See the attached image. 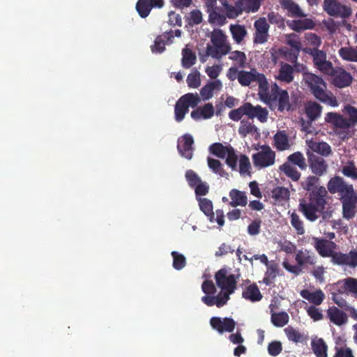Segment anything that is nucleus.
I'll use <instances>...</instances> for the list:
<instances>
[{"instance_id": "obj_3", "label": "nucleus", "mask_w": 357, "mask_h": 357, "mask_svg": "<svg viewBox=\"0 0 357 357\" xmlns=\"http://www.w3.org/2000/svg\"><path fill=\"white\" fill-rule=\"evenodd\" d=\"M259 96L271 109L278 107L280 112L291 109L287 91H259Z\"/></svg>"}, {"instance_id": "obj_1", "label": "nucleus", "mask_w": 357, "mask_h": 357, "mask_svg": "<svg viewBox=\"0 0 357 357\" xmlns=\"http://www.w3.org/2000/svg\"><path fill=\"white\" fill-rule=\"evenodd\" d=\"M328 191L324 186H320L316 192L307 194V199L300 200L298 205L301 211L305 218L314 222L319 218V213L324 212L327 204Z\"/></svg>"}, {"instance_id": "obj_22", "label": "nucleus", "mask_w": 357, "mask_h": 357, "mask_svg": "<svg viewBox=\"0 0 357 357\" xmlns=\"http://www.w3.org/2000/svg\"><path fill=\"white\" fill-rule=\"evenodd\" d=\"M273 145L278 151L290 149L291 144L286 130H279L274 135Z\"/></svg>"}, {"instance_id": "obj_20", "label": "nucleus", "mask_w": 357, "mask_h": 357, "mask_svg": "<svg viewBox=\"0 0 357 357\" xmlns=\"http://www.w3.org/2000/svg\"><path fill=\"white\" fill-rule=\"evenodd\" d=\"M303 82L310 89H324L326 87L321 77L309 72L303 73Z\"/></svg>"}, {"instance_id": "obj_32", "label": "nucleus", "mask_w": 357, "mask_h": 357, "mask_svg": "<svg viewBox=\"0 0 357 357\" xmlns=\"http://www.w3.org/2000/svg\"><path fill=\"white\" fill-rule=\"evenodd\" d=\"M229 197L231 199L229 205L233 207L238 206H245L248 203V199L245 192H242L236 189H232L229 192Z\"/></svg>"}, {"instance_id": "obj_39", "label": "nucleus", "mask_w": 357, "mask_h": 357, "mask_svg": "<svg viewBox=\"0 0 357 357\" xmlns=\"http://www.w3.org/2000/svg\"><path fill=\"white\" fill-rule=\"evenodd\" d=\"M322 107L315 102H310L305 105V114L310 121H315L320 116Z\"/></svg>"}, {"instance_id": "obj_59", "label": "nucleus", "mask_w": 357, "mask_h": 357, "mask_svg": "<svg viewBox=\"0 0 357 357\" xmlns=\"http://www.w3.org/2000/svg\"><path fill=\"white\" fill-rule=\"evenodd\" d=\"M185 178L191 188H195L202 180L197 174L192 169L187 170L185 172Z\"/></svg>"}, {"instance_id": "obj_50", "label": "nucleus", "mask_w": 357, "mask_h": 357, "mask_svg": "<svg viewBox=\"0 0 357 357\" xmlns=\"http://www.w3.org/2000/svg\"><path fill=\"white\" fill-rule=\"evenodd\" d=\"M272 197L277 202L285 201L289 199L290 192L284 187L278 186L272 190Z\"/></svg>"}, {"instance_id": "obj_46", "label": "nucleus", "mask_w": 357, "mask_h": 357, "mask_svg": "<svg viewBox=\"0 0 357 357\" xmlns=\"http://www.w3.org/2000/svg\"><path fill=\"white\" fill-rule=\"evenodd\" d=\"M278 273V265L275 263L271 264L269 266H267V270L265 273V275L263 279V282L267 286L271 285L275 279Z\"/></svg>"}, {"instance_id": "obj_54", "label": "nucleus", "mask_w": 357, "mask_h": 357, "mask_svg": "<svg viewBox=\"0 0 357 357\" xmlns=\"http://www.w3.org/2000/svg\"><path fill=\"white\" fill-rule=\"evenodd\" d=\"M261 0H243L240 4L243 11L255 13L259 10L261 6Z\"/></svg>"}, {"instance_id": "obj_9", "label": "nucleus", "mask_w": 357, "mask_h": 357, "mask_svg": "<svg viewBox=\"0 0 357 357\" xmlns=\"http://www.w3.org/2000/svg\"><path fill=\"white\" fill-rule=\"evenodd\" d=\"M256 82L259 84V89H268V82L264 74L259 73L255 68L250 71L241 70L238 82L243 86H248L252 82Z\"/></svg>"}, {"instance_id": "obj_55", "label": "nucleus", "mask_w": 357, "mask_h": 357, "mask_svg": "<svg viewBox=\"0 0 357 357\" xmlns=\"http://www.w3.org/2000/svg\"><path fill=\"white\" fill-rule=\"evenodd\" d=\"M251 164L249 158L245 154H241L239 156V173L241 175L250 174Z\"/></svg>"}, {"instance_id": "obj_13", "label": "nucleus", "mask_w": 357, "mask_h": 357, "mask_svg": "<svg viewBox=\"0 0 357 357\" xmlns=\"http://www.w3.org/2000/svg\"><path fill=\"white\" fill-rule=\"evenodd\" d=\"M255 33L253 42L255 44H264L269 38L270 26L265 17H260L254 23Z\"/></svg>"}, {"instance_id": "obj_18", "label": "nucleus", "mask_w": 357, "mask_h": 357, "mask_svg": "<svg viewBox=\"0 0 357 357\" xmlns=\"http://www.w3.org/2000/svg\"><path fill=\"white\" fill-rule=\"evenodd\" d=\"M243 109L249 119L257 118L258 120L264 123L267 121L268 111L265 108H262L261 106H253L250 102H245L243 104Z\"/></svg>"}, {"instance_id": "obj_11", "label": "nucleus", "mask_w": 357, "mask_h": 357, "mask_svg": "<svg viewBox=\"0 0 357 357\" xmlns=\"http://www.w3.org/2000/svg\"><path fill=\"white\" fill-rule=\"evenodd\" d=\"M199 205L200 210L208 218L211 222H216L219 226H223L225 224V215L221 209L215 211L216 218L213 212V203L206 198L199 199Z\"/></svg>"}, {"instance_id": "obj_52", "label": "nucleus", "mask_w": 357, "mask_h": 357, "mask_svg": "<svg viewBox=\"0 0 357 357\" xmlns=\"http://www.w3.org/2000/svg\"><path fill=\"white\" fill-rule=\"evenodd\" d=\"M171 255L173 258L172 266L174 269L180 271L186 265V259L185 256L177 251H172Z\"/></svg>"}, {"instance_id": "obj_38", "label": "nucleus", "mask_w": 357, "mask_h": 357, "mask_svg": "<svg viewBox=\"0 0 357 357\" xmlns=\"http://www.w3.org/2000/svg\"><path fill=\"white\" fill-rule=\"evenodd\" d=\"M338 54L344 61L357 62V47L347 46L341 47Z\"/></svg>"}, {"instance_id": "obj_27", "label": "nucleus", "mask_w": 357, "mask_h": 357, "mask_svg": "<svg viewBox=\"0 0 357 357\" xmlns=\"http://www.w3.org/2000/svg\"><path fill=\"white\" fill-rule=\"evenodd\" d=\"M242 297L247 301L255 303L260 301L263 296L257 285L255 283H252L243 290Z\"/></svg>"}, {"instance_id": "obj_24", "label": "nucleus", "mask_w": 357, "mask_h": 357, "mask_svg": "<svg viewBox=\"0 0 357 357\" xmlns=\"http://www.w3.org/2000/svg\"><path fill=\"white\" fill-rule=\"evenodd\" d=\"M300 295L303 298L307 300L314 305H321L325 298L324 293L320 289L314 291H310L308 289H303L301 291Z\"/></svg>"}, {"instance_id": "obj_16", "label": "nucleus", "mask_w": 357, "mask_h": 357, "mask_svg": "<svg viewBox=\"0 0 357 357\" xmlns=\"http://www.w3.org/2000/svg\"><path fill=\"white\" fill-rule=\"evenodd\" d=\"M210 324L211 327L219 333H223L225 332L231 333L234 331L236 326L235 321L231 317L220 318L213 317L210 319Z\"/></svg>"}, {"instance_id": "obj_34", "label": "nucleus", "mask_w": 357, "mask_h": 357, "mask_svg": "<svg viewBox=\"0 0 357 357\" xmlns=\"http://www.w3.org/2000/svg\"><path fill=\"white\" fill-rule=\"evenodd\" d=\"M288 26L294 31L300 32L305 29H312L314 26V23L310 19L305 18L303 20H292L288 23Z\"/></svg>"}, {"instance_id": "obj_35", "label": "nucleus", "mask_w": 357, "mask_h": 357, "mask_svg": "<svg viewBox=\"0 0 357 357\" xmlns=\"http://www.w3.org/2000/svg\"><path fill=\"white\" fill-rule=\"evenodd\" d=\"M309 147L312 151L316 152L324 157H327L332 153L331 146L324 142H317L312 141L309 144Z\"/></svg>"}, {"instance_id": "obj_49", "label": "nucleus", "mask_w": 357, "mask_h": 357, "mask_svg": "<svg viewBox=\"0 0 357 357\" xmlns=\"http://www.w3.org/2000/svg\"><path fill=\"white\" fill-rule=\"evenodd\" d=\"M290 222L291 226L296 230L297 234L303 235L305 234L303 222L300 218L299 215L294 211L291 213Z\"/></svg>"}, {"instance_id": "obj_2", "label": "nucleus", "mask_w": 357, "mask_h": 357, "mask_svg": "<svg viewBox=\"0 0 357 357\" xmlns=\"http://www.w3.org/2000/svg\"><path fill=\"white\" fill-rule=\"evenodd\" d=\"M211 44L206 49L207 56L220 60L231 50V45L227 41L225 33L219 29H214L209 36Z\"/></svg>"}, {"instance_id": "obj_19", "label": "nucleus", "mask_w": 357, "mask_h": 357, "mask_svg": "<svg viewBox=\"0 0 357 357\" xmlns=\"http://www.w3.org/2000/svg\"><path fill=\"white\" fill-rule=\"evenodd\" d=\"M193 144V137L190 134L183 135L181 141L177 145L179 153L186 159L190 160L192 158Z\"/></svg>"}, {"instance_id": "obj_64", "label": "nucleus", "mask_w": 357, "mask_h": 357, "mask_svg": "<svg viewBox=\"0 0 357 357\" xmlns=\"http://www.w3.org/2000/svg\"><path fill=\"white\" fill-rule=\"evenodd\" d=\"M332 300L335 304H337L340 308L347 310L351 307L341 294L337 293L332 294Z\"/></svg>"}, {"instance_id": "obj_60", "label": "nucleus", "mask_w": 357, "mask_h": 357, "mask_svg": "<svg viewBox=\"0 0 357 357\" xmlns=\"http://www.w3.org/2000/svg\"><path fill=\"white\" fill-rule=\"evenodd\" d=\"M200 74L197 71L190 73L187 77V83L190 88H198L200 85Z\"/></svg>"}, {"instance_id": "obj_15", "label": "nucleus", "mask_w": 357, "mask_h": 357, "mask_svg": "<svg viewBox=\"0 0 357 357\" xmlns=\"http://www.w3.org/2000/svg\"><path fill=\"white\" fill-rule=\"evenodd\" d=\"M342 203V215L347 220L353 218L356 213L357 194H349L340 198Z\"/></svg>"}, {"instance_id": "obj_7", "label": "nucleus", "mask_w": 357, "mask_h": 357, "mask_svg": "<svg viewBox=\"0 0 357 357\" xmlns=\"http://www.w3.org/2000/svg\"><path fill=\"white\" fill-rule=\"evenodd\" d=\"M238 275L234 274L227 275L226 268H221L215 274L217 286L223 291L233 294L237 287Z\"/></svg>"}, {"instance_id": "obj_42", "label": "nucleus", "mask_w": 357, "mask_h": 357, "mask_svg": "<svg viewBox=\"0 0 357 357\" xmlns=\"http://www.w3.org/2000/svg\"><path fill=\"white\" fill-rule=\"evenodd\" d=\"M229 59L234 63V66L244 68L247 64V56L243 52L235 50L229 52Z\"/></svg>"}, {"instance_id": "obj_61", "label": "nucleus", "mask_w": 357, "mask_h": 357, "mask_svg": "<svg viewBox=\"0 0 357 357\" xmlns=\"http://www.w3.org/2000/svg\"><path fill=\"white\" fill-rule=\"evenodd\" d=\"M344 290L357 295V279L354 278H347L344 280Z\"/></svg>"}, {"instance_id": "obj_43", "label": "nucleus", "mask_w": 357, "mask_h": 357, "mask_svg": "<svg viewBox=\"0 0 357 357\" xmlns=\"http://www.w3.org/2000/svg\"><path fill=\"white\" fill-rule=\"evenodd\" d=\"M232 146L229 145L224 146L222 143L215 142L209 146V151L216 157L223 159L225 158L227 153Z\"/></svg>"}, {"instance_id": "obj_62", "label": "nucleus", "mask_w": 357, "mask_h": 357, "mask_svg": "<svg viewBox=\"0 0 357 357\" xmlns=\"http://www.w3.org/2000/svg\"><path fill=\"white\" fill-rule=\"evenodd\" d=\"M282 351V343L280 341H273L268 345V352L271 356H278Z\"/></svg>"}, {"instance_id": "obj_45", "label": "nucleus", "mask_w": 357, "mask_h": 357, "mask_svg": "<svg viewBox=\"0 0 357 357\" xmlns=\"http://www.w3.org/2000/svg\"><path fill=\"white\" fill-rule=\"evenodd\" d=\"M280 170L294 181H298L301 176V173L296 169V168L289 162H284L282 165L280 167Z\"/></svg>"}, {"instance_id": "obj_40", "label": "nucleus", "mask_w": 357, "mask_h": 357, "mask_svg": "<svg viewBox=\"0 0 357 357\" xmlns=\"http://www.w3.org/2000/svg\"><path fill=\"white\" fill-rule=\"evenodd\" d=\"M208 168L215 174L220 177H227L228 173L224 169L223 165L219 160L210 157L207 158Z\"/></svg>"}, {"instance_id": "obj_12", "label": "nucleus", "mask_w": 357, "mask_h": 357, "mask_svg": "<svg viewBox=\"0 0 357 357\" xmlns=\"http://www.w3.org/2000/svg\"><path fill=\"white\" fill-rule=\"evenodd\" d=\"M323 7L331 16L347 18L351 15V9L337 0H324Z\"/></svg>"}, {"instance_id": "obj_6", "label": "nucleus", "mask_w": 357, "mask_h": 357, "mask_svg": "<svg viewBox=\"0 0 357 357\" xmlns=\"http://www.w3.org/2000/svg\"><path fill=\"white\" fill-rule=\"evenodd\" d=\"M275 157V152L268 145H262L259 151L252 155V159L255 167L263 169L273 165Z\"/></svg>"}, {"instance_id": "obj_51", "label": "nucleus", "mask_w": 357, "mask_h": 357, "mask_svg": "<svg viewBox=\"0 0 357 357\" xmlns=\"http://www.w3.org/2000/svg\"><path fill=\"white\" fill-rule=\"evenodd\" d=\"M287 160L289 162L293 163L295 165H297L302 170L305 169L307 167L305 159L303 153L299 151L289 155L287 158Z\"/></svg>"}, {"instance_id": "obj_57", "label": "nucleus", "mask_w": 357, "mask_h": 357, "mask_svg": "<svg viewBox=\"0 0 357 357\" xmlns=\"http://www.w3.org/2000/svg\"><path fill=\"white\" fill-rule=\"evenodd\" d=\"M224 7L225 9V14L228 18L234 19L238 17L239 15L242 13L243 11L242 10V6L238 3V8L233 6L231 5H229L227 3L224 4Z\"/></svg>"}, {"instance_id": "obj_4", "label": "nucleus", "mask_w": 357, "mask_h": 357, "mask_svg": "<svg viewBox=\"0 0 357 357\" xmlns=\"http://www.w3.org/2000/svg\"><path fill=\"white\" fill-rule=\"evenodd\" d=\"M200 102L197 93H189L182 96L176 102L174 107L175 120L181 122L189 111V107H195Z\"/></svg>"}, {"instance_id": "obj_14", "label": "nucleus", "mask_w": 357, "mask_h": 357, "mask_svg": "<svg viewBox=\"0 0 357 357\" xmlns=\"http://www.w3.org/2000/svg\"><path fill=\"white\" fill-rule=\"evenodd\" d=\"M309 167L312 172L317 176H321L327 172L328 164L321 156L307 151Z\"/></svg>"}, {"instance_id": "obj_21", "label": "nucleus", "mask_w": 357, "mask_h": 357, "mask_svg": "<svg viewBox=\"0 0 357 357\" xmlns=\"http://www.w3.org/2000/svg\"><path fill=\"white\" fill-rule=\"evenodd\" d=\"M332 75H333V82L338 88L349 86L353 80L351 75L342 68L334 70Z\"/></svg>"}, {"instance_id": "obj_41", "label": "nucleus", "mask_w": 357, "mask_h": 357, "mask_svg": "<svg viewBox=\"0 0 357 357\" xmlns=\"http://www.w3.org/2000/svg\"><path fill=\"white\" fill-rule=\"evenodd\" d=\"M320 180L317 176H309L301 182V186L308 194L310 192H316L320 188Z\"/></svg>"}, {"instance_id": "obj_5", "label": "nucleus", "mask_w": 357, "mask_h": 357, "mask_svg": "<svg viewBox=\"0 0 357 357\" xmlns=\"http://www.w3.org/2000/svg\"><path fill=\"white\" fill-rule=\"evenodd\" d=\"M303 51L310 55L313 59V63L315 68L326 75H331L334 72L332 63L327 60V56L325 52L317 48L306 47Z\"/></svg>"}, {"instance_id": "obj_31", "label": "nucleus", "mask_w": 357, "mask_h": 357, "mask_svg": "<svg viewBox=\"0 0 357 357\" xmlns=\"http://www.w3.org/2000/svg\"><path fill=\"white\" fill-rule=\"evenodd\" d=\"M311 348L316 357H328V346L322 338H313Z\"/></svg>"}, {"instance_id": "obj_30", "label": "nucleus", "mask_w": 357, "mask_h": 357, "mask_svg": "<svg viewBox=\"0 0 357 357\" xmlns=\"http://www.w3.org/2000/svg\"><path fill=\"white\" fill-rule=\"evenodd\" d=\"M281 5L288 11L289 15L292 17H303L307 15L300 6L292 0H282Z\"/></svg>"}, {"instance_id": "obj_47", "label": "nucleus", "mask_w": 357, "mask_h": 357, "mask_svg": "<svg viewBox=\"0 0 357 357\" xmlns=\"http://www.w3.org/2000/svg\"><path fill=\"white\" fill-rule=\"evenodd\" d=\"M341 172L344 176L357 181V167L354 161L349 160L342 166Z\"/></svg>"}, {"instance_id": "obj_56", "label": "nucleus", "mask_w": 357, "mask_h": 357, "mask_svg": "<svg viewBox=\"0 0 357 357\" xmlns=\"http://www.w3.org/2000/svg\"><path fill=\"white\" fill-rule=\"evenodd\" d=\"M343 112L348 115L349 119L347 120L351 126L352 128L354 127L357 124V108L350 105H347L344 107Z\"/></svg>"}, {"instance_id": "obj_36", "label": "nucleus", "mask_w": 357, "mask_h": 357, "mask_svg": "<svg viewBox=\"0 0 357 357\" xmlns=\"http://www.w3.org/2000/svg\"><path fill=\"white\" fill-rule=\"evenodd\" d=\"M229 31L232 38L237 44H240L248 34L245 26L240 24H231L229 26Z\"/></svg>"}, {"instance_id": "obj_8", "label": "nucleus", "mask_w": 357, "mask_h": 357, "mask_svg": "<svg viewBox=\"0 0 357 357\" xmlns=\"http://www.w3.org/2000/svg\"><path fill=\"white\" fill-rule=\"evenodd\" d=\"M325 121L334 126L335 133L340 138L346 139L349 137V132L346 130L352 127L347 119L342 115L335 112H328L326 114Z\"/></svg>"}, {"instance_id": "obj_28", "label": "nucleus", "mask_w": 357, "mask_h": 357, "mask_svg": "<svg viewBox=\"0 0 357 357\" xmlns=\"http://www.w3.org/2000/svg\"><path fill=\"white\" fill-rule=\"evenodd\" d=\"M314 97L323 103L331 107L338 106V101L331 91H312Z\"/></svg>"}, {"instance_id": "obj_17", "label": "nucleus", "mask_w": 357, "mask_h": 357, "mask_svg": "<svg viewBox=\"0 0 357 357\" xmlns=\"http://www.w3.org/2000/svg\"><path fill=\"white\" fill-rule=\"evenodd\" d=\"M313 241L315 250L323 257H328L332 255L336 248V244L334 242L324 238L314 237Z\"/></svg>"}, {"instance_id": "obj_10", "label": "nucleus", "mask_w": 357, "mask_h": 357, "mask_svg": "<svg viewBox=\"0 0 357 357\" xmlns=\"http://www.w3.org/2000/svg\"><path fill=\"white\" fill-rule=\"evenodd\" d=\"M327 188L331 194L338 193L340 198L355 192L353 185L347 183L342 177L339 176H335L328 181Z\"/></svg>"}, {"instance_id": "obj_48", "label": "nucleus", "mask_w": 357, "mask_h": 357, "mask_svg": "<svg viewBox=\"0 0 357 357\" xmlns=\"http://www.w3.org/2000/svg\"><path fill=\"white\" fill-rule=\"evenodd\" d=\"M208 15V22L211 24H216L218 25H223L226 22V17L220 13L219 8L208 10L206 12Z\"/></svg>"}, {"instance_id": "obj_25", "label": "nucleus", "mask_w": 357, "mask_h": 357, "mask_svg": "<svg viewBox=\"0 0 357 357\" xmlns=\"http://www.w3.org/2000/svg\"><path fill=\"white\" fill-rule=\"evenodd\" d=\"M287 44L294 48V51L290 52V57L288 59L291 63H295L297 61L298 53L301 49V43L298 37L294 33L288 34L286 36Z\"/></svg>"}, {"instance_id": "obj_37", "label": "nucleus", "mask_w": 357, "mask_h": 357, "mask_svg": "<svg viewBox=\"0 0 357 357\" xmlns=\"http://www.w3.org/2000/svg\"><path fill=\"white\" fill-rule=\"evenodd\" d=\"M196 61L195 53L186 45L182 50V66L185 68H189L195 63Z\"/></svg>"}, {"instance_id": "obj_58", "label": "nucleus", "mask_w": 357, "mask_h": 357, "mask_svg": "<svg viewBox=\"0 0 357 357\" xmlns=\"http://www.w3.org/2000/svg\"><path fill=\"white\" fill-rule=\"evenodd\" d=\"M226 164L232 169L236 170L238 156L235 153V150L231 147L227 153Z\"/></svg>"}, {"instance_id": "obj_33", "label": "nucleus", "mask_w": 357, "mask_h": 357, "mask_svg": "<svg viewBox=\"0 0 357 357\" xmlns=\"http://www.w3.org/2000/svg\"><path fill=\"white\" fill-rule=\"evenodd\" d=\"M294 68L288 63H282L276 79L286 83H290L294 79Z\"/></svg>"}, {"instance_id": "obj_29", "label": "nucleus", "mask_w": 357, "mask_h": 357, "mask_svg": "<svg viewBox=\"0 0 357 357\" xmlns=\"http://www.w3.org/2000/svg\"><path fill=\"white\" fill-rule=\"evenodd\" d=\"M327 314L331 321L337 326H341L347 321V314L336 307H330Z\"/></svg>"}, {"instance_id": "obj_26", "label": "nucleus", "mask_w": 357, "mask_h": 357, "mask_svg": "<svg viewBox=\"0 0 357 357\" xmlns=\"http://www.w3.org/2000/svg\"><path fill=\"white\" fill-rule=\"evenodd\" d=\"M284 333L289 340V341L294 343H306L308 340V336L303 333L299 331V330L294 328L291 326H289L284 329Z\"/></svg>"}, {"instance_id": "obj_23", "label": "nucleus", "mask_w": 357, "mask_h": 357, "mask_svg": "<svg viewBox=\"0 0 357 357\" xmlns=\"http://www.w3.org/2000/svg\"><path fill=\"white\" fill-rule=\"evenodd\" d=\"M295 260L299 266L314 265L317 257L313 252L306 249H302L297 251Z\"/></svg>"}, {"instance_id": "obj_44", "label": "nucleus", "mask_w": 357, "mask_h": 357, "mask_svg": "<svg viewBox=\"0 0 357 357\" xmlns=\"http://www.w3.org/2000/svg\"><path fill=\"white\" fill-rule=\"evenodd\" d=\"M289 317L286 312L271 311V323L276 327H283L289 322Z\"/></svg>"}, {"instance_id": "obj_63", "label": "nucleus", "mask_w": 357, "mask_h": 357, "mask_svg": "<svg viewBox=\"0 0 357 357\" xmlns=\"http://www.w3.org/2000/svg\"><path fill=\"white\" fill-rule=\"evenodd\" d=\"M333 357H355L352 349L348 347H335Z\"/></svg>"}, {"instance_id": "obj_53", "label": "nucleus", "mask_w": 357, "mask_h": 357, "mask_svg": "<svg viewBox=\"0 0 357 357\" xmlns=\"http://www.w3.org/2000/svg\"><path fill=\"white\" fill-rule=\"evenodd\" d=\"M151 8L150 0H138L136 4V9L142 17H147Z\"/></svg>"}]
</instances>
